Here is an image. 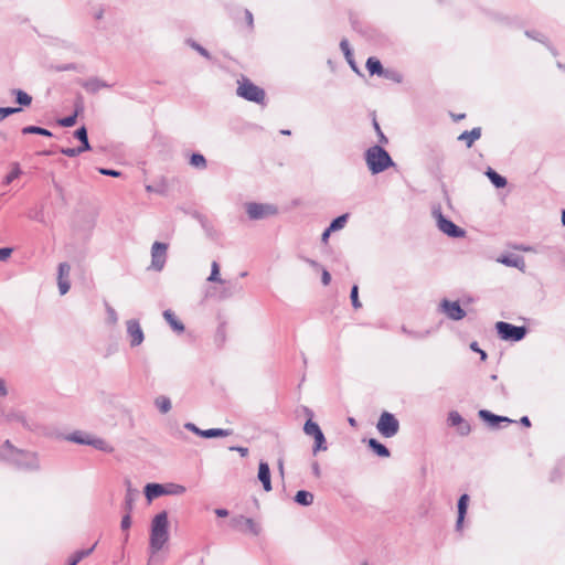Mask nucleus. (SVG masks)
<instances>
[{
  "mask_svg": "<svg viewBox=\"0 0 565 565\" xmlns=\"http://www.w3.org/2000/svg\"><path fill=\"white\" fill-rule=\"evenodd\" d=\"M348 218H349V214H342V215L335 217L330 223L329 231L335 232V231L342 230L345 226Z\"/></svg>",
  "mask_w": 565,
  "mask_h": 565,
  "instance_id": "obj_38",
  "label": "nucleus"
},
{
  "mask_svg": "<svg viewBox=\"0 0 565 565\" xmlns=\"http://www.w3.org/2000/svg\"><path fill=\"white\" fill-rule=\"evenodd\" d=\"M402 332L413 339H425L429 334V331H424V332L413 331V330H408L404 326L402 327Z\"/></svg>",
  "mask_w": 565,
  "mask_h": 565,
  "instance_id": "obj_45",
  "label": "nucleus"
},
{
  "mask_svg": "<svg viewBox=\"0 0 565 565\" xmlns=\"http://www.w3.org/2000/svg\"><path fill=\"white\" fill-rule=\"evenodd\" d=\"M78 83L87 93H90V94H96L102 88L110 87L109 84H107L106 82L102 81L98 77H89L87 79H79Z\"/></svg>",
  "mask_w": 565,
  "mask_h": 565,
  "instance_id": "obj_15",
  "label": "nucleus"
},
{
  "mask_svg": "<svg viewBox=\"0 0 565 565\" xmlns=\"http://www.w3.org/2000/svg\"><path fill=\"white\" fill-rule=\"evenodd\" d=\"M479 417L481 419H483L484 422H487L491 428H498L500 423H508V424L513 423L512 419H510L505 416L495 415L487 409L479 411Z\"/></svg>",
  "mask_w": 565,
  "mask_h": 565,
  "instance_id": "obj_16",
  "label": "nucleus"
},
{
  "mask_svg": "<svg viewBox=\"0 0 565 565\" xmlns=\"http://www.w3.org/2000/svg\"><path fill=\"white\" fill-rule=\"evenodd\" d=\"M498 262L505 266L515 267L519 269H523L525 265L524 259L518 255L501 256L500 258H498Z\"/></svg>",
  "mask_w": 565,
  "mask_h": 565,
  "instance_id": "obj_24",
  "label": "nucleus"
},
{
  "mask_svg": "<svg viewBox=\"0 0 565 565\" xmlns=\"http://www.w3.org/2000/svg\"><path fill=\"white\" fill-rule=\"evenodd\" d=\"M495 330L500 339L504 341L519 342L524 339L527 329L524 326H514L509 322L499 321L495 323Z\"/></svg>",
  "mask_w": 565,
  "mask_h": 565,
  "instance_id": "obj_6",
  "label": "nucleus"
},
{
  "mask_svg": "<svg viewBox=\"0 0 565 565\" xmlns=\"http://www.w3.org/2000/svg\"><path fill=\"white\" fill-rule=\"evenodd\" d=\"M60 151H61V153H63L64 156H67L70 158H74L83 152L82 149H79L78 147L77 148H62Z\"/></svg>",
  "mask_w": 565,
  "mask_h": 565,
  "instance_id": "obj_52",
  "label": "nucleus"
},
{
  "mask_svg": "<svg viewBox=\"0 0 565 565\" xmlns=\"http://www.w3.org/2000/svg\"><path fill=\"white\" fill-rule=\"evenodd\" d=\"M365 161L373 174L381 173L394 166L388 152L381 146H372L365 151Z\"/></svg>",
  "mask_w": 565,
  "mask_h": 565,
  "instance_id": "obj_3",
  "label": "nucleus"
},
{
  "mask_svg": "<svg viewBox=\"0 0 565 565\" xmlns=\"http://www.w3.org/2000/svg\"><path fill=\"white\" fill-rule=\"evenodd\" d=\"M457 430L461 436H467L471 430L470 424L463 419L462 424L457 426Z\"/></svg>",
  "mask_w": 565,
  "mask_h": 565,
  "instance_id": "obj_55",
  "label": "nucleus"
},
{
  "mask_svg": "<svg viewBox=\"0 0 565 565\" xmlns=\"http://www.w3.org/2000/svg\"><path fill=\"white\" fill-rule=\"evenodd\" d=\"M98 172L103 175L113 177V178H118L121 175L120 171L114 170V169H108V168H98Z\"/></svg>",
  "mask_w": 565,
  "mask_h": 565,
  "instance_id": "obj_53",
  "label": "nucleus"
},
{
  "mask_svg": "<svg viewBox=\"0 0 565 565\" xmlns=\"http://www.w3.org/2000/svg\"><path fill=\"white\" fill-rule=\"evenodd\" d=\"M431 215L436 221V225L440 232L449 237L460 238L466 235V231L457 226L452 221L448 220L441 211L440 205H434Z\"/></svg>",
  "mask_w": 565,
  "mask_h": 565,
  "instance_id": "obj_5",
  "label": "nucleus"
},
{
  "mask_svg": "<svg viewBox=\"0 0 565 565\" xmlns=\"http://www.w3.org/2000/svg\"><path fill=\"white\" fill-rule=\"evenodd\" d=\"M481 137V128L476 127L471 130H466L458 137V140L466 141L468 148L472 147L473 142Z\"/></svg>",
  "mask_w": 565,
  "mask_h": 565,
  "instance_id": "obj_22",
  "label": "nucleus"
},
{
  "mask_svg": "<svg viewBox=\"0 0 565 565\" xmlns=\"http://www.w3.org/2000/svg\"><path fill=\"white\" fill-rule=\"evenodd\" d=\"M3 417L7 423H20L25 429L31 431L39 428V424L34 419L28 418L23 412L18 409L4 412Z\"/></svg>",
  "mask_w": 565,
  "mask_h": 565,
  "instance_id": "obj_10",
  "label": "nucleus"
},
{
  "mask_svg": "<svg viewBox=\"0 0 565 565\" xmlns=\"http://www.w3.org/2000/svg\"><path fill=\"white\" fill-rule=\"evenodd\" d=\"M376 429L383 437L392 438L399 430V422L392 413L383 412L376 424Z\"/></svg>",
  "mask_w": 565,
  "mask_h": 565,
  "instance_id": "obj_7",
  "label": "nucleus"
},
{
  "mask_svg": "<svg viewBox=\"0 0 565 565\" xmlns=\"http://www.w3.org/2000/svg\"><path fill=\"white\" fill-rule=\"evenodd\" d=\"M246 213L249 220L258 221L276 215L278 210L273 204L248 202L245 204Z\"/></svg>",
  "mask_w": 565,
  "mask_h": 565,
  "instance_id": "obj_8",
  "label": "nucleus"
},
{
  "mask_svg": "<svg viewBox=\"0 0 565 565\" xmlns=\"http://www.w3.org/2000/svg\"><path fill=\"white\" fill-rule=\"evenodd\" d=\"M90 437H92L90 434H87V433H84L81 430H76V431L67 435L66 440L75 443V444H79V445H88Z\"/></svg>",
  "mask_w": 565,
  "mask_h": 565,
  "instance_id": "obj_29",
  "label": "nucleus"
},
{
  "mask_svg": "<svg viewBox=\"0 0 565 565\" xmlns=\"http://www.w3.org/2000/svg\"><path fill=\"white\" fill-rule=\"evenodd\" d=\"M166 494V486L160 483H148L145 487V495L148 501Z\"/></svg>",
  "mask_w": 565,
  "mask_h": 565,
  "instance_id": "obj_19",
  "label": "nucleus"
},
{
  "mask_svg": "<svg viewBox=\"0 0 565 565\" xmlns=\"http://www.w3.org/2000/svg\"><path fill=\"white\" fill-rule=\"evenodd\" d=\"M470 349L472 351L479 353L480 354V359L482 361H484L487 359V353L479 348V345H478V343L476 341L470 344Z\"/></svg>",
  "mask_w": 565,
  "mask_h": 565,
  "instance_id": "obj_60",
  "label": "nucleus"
},
{
  "mask_svg": "<svg viewBox=\"0 0 565 565\" xmlns=\"http://www.w3.org/2000/svg\"><path fill=\"white\" fill-rule=\"evenodd\" d=\"M11 253H12V248H9V247L0 248V260H6L7 258H9Z\"/></svg>",
  "mask_w": 565,
  "mask_h": 565,
  "instance_id": "obj_62",
  "label": "nucleus"
},
{
  "mask_svg": "<svg viewBox=\"0 0 565 565\" xmlns=\"http://www.w3.org/2000/svg\"><path fill=\"white\" fill-rule=\"evenodd\" d=\"M105 309L107 313V323L115 326L118 322V315L116 310L108 302H105Z\"/></svg>",
  "mask_w": 565,
  "mask_h": 565,
  "instance_id": "obj_43",
  "label": "nucleus"
},
{
  "mask_svg": "<svg viewBox=\"0 0 565 565\" xmlns=\"http://www.w3.org/2000/svg\"><path fill=\"white\" fill-rule=\"evenodd\" d=\"M11 95L15 97V102L20 106H30L32 103V97L24 90L19 88L11 89Z\"/></svg>",
  "mask_w": 565,
  "mask_h": 565,
  "instance_id": "obj_31",
  "label": "nucleus"
},
{
  "mask_svg": "<svg viewBox=\"0 0 565 565\" xmlns=\"http://www.w3.org/2000/svg\"><path fill=\"white\" fill-rule=\"evenodd\" d=\"M74 137L81 141V146L78 148L82 149L83 152L90 150L87 129L85 126H82L78 129H76V131L74 132Z\"/></svg>",
  "mask_w": 565,
  "mask_h": 565,
  "instance_id": "obj_28",
  "label": "nucleus"
},
{
  "mask_svg": "<svg viewBox=\"0 0 565 565\" xmlns=\"http://www.w3.org/2000/svg\"><path fill=\"white\" fill-rule=\"evenodd\" d=\"M131 526V516L130 513H125V515L121 519L120 527L122 531H127Z\"/></svg>",
  "mask_w": 565,
  "mask_h": 565,
  "instance_id": "obj_56",
  "label": "nucleus"
},
{
  "mask_svg": "<svg viewBox=\"0 0 565 565\" xmlns=\"http://www.w3.org/2000/svg\"><path fill=\"white\" fill-rule=\"evenodd\" d=\"M366 68L371 75L385 76L388 78V72L384 71L382 63L375 57L367 58Z\"/></svg>",
  "mask_w": 565,
  "mask_h": 565,
  "instance_id": "obj_20",
  "label": "nucleus"
},
{
  "mask_svg": "<svg viewBox=\"0 0 565 565\" xmlns=\"http://www.w3.org/2000/svg\"><path fill=\"white\" fill-rule=\"evenodd\" d=\"M486 175L497 189L504 188L508 183L507 179L494 171L492 168L487 169Z\"/></svg>",
  "mask_w": 565,
  "mask_h": 565,
  "instance_id": "obj_27",
  "label": "nucleus"
},
{
  "mask_svg": "<svg viewBox=\"0 0 565 565\" xmlns=\"http://www.w3.org/2000/svg\"><path fill=\"white\" fill-rule=\"evenodd\" d=\"M321 281H322V284H323L324 286H328V285L330 284V281H331V275H330V273H329L327 269H324V268H322V273H321Z\"/></svg>",
  "mask_w": 565,
  "mask_h": 565,
  "instance_id": "obj_61",
  "label": "nucleus"
},
{
  "mask_svg": "<svg viewBox=\"0 0 565 565\" xmlns=\"http://www.w3.org/2000/svg\"><path fill=\"white\" fill-rule=\"evenodd\" d=\"M350 298H351V302H352V306L355 308V309H359L362 307V303L360 302L359 300V287L356 285H354L352 288H351V294H350Z\"/></svg>",
  "mask_w": 565,
  "mask_h": 565,
  "instance_id": "obj_47",
  "label": "nucleus"
},
{
  "mask_svg": "<svg viewBox=\"0 0 565 565\" xmlns=\"http://www.w3.org/2000/svg\"><path fill=\"white\" fill-rule=\"evenodd\" d=\"M169 540L168 512L161 511L151 521L149 551L151 555L161 551Z\"/></svg>",
  "mask_w": 565,
  "mask_h": 565,
  "instance_id": "obj_2",
  "label": "nucleus"
},
{
  "mask_svg": "<svg viewBox=\"0 0 565 565\" xmlns=\"http://www.w3.org/2000/svg\"><path fill=\"white\" fill-rule=\"evenodd\" d=\"M127 334L130 340L131 347H138L143 342L145 335L143 331L140 327V323L136 319H130L127 321Z\"/></svg>",
  "mask_w": 565,
  "mask_h": 565,
  "instance_id": "obj_13",
  "label": "nucleus"
},
{
  "mask_svg": "<svg viewBox=\"0 0 565 565\" xmlns=\"http://www.w3.org/2000/svg\"><path fill=\"white\" fill-rule=\"evenodd\" d=\"M468 502H469V495L466 493L461 494L458 500V503H457V508H458V518H457V522H456L457 530H460L462 527V523H463V520H465V516L467 513V509H468Z\"/></svg>",
  "mask_w": 565,
  "mask_h": 565,
  "instance_id": "obj_18",
  "label": "nucleus"
},
{
  "mask_svg": "<svg viewBox=\"0 0 565 565\" xmlns=\"http://www.w3.org/2000/svg\"><path fill=\"white\" fill-rule=\"evenodd\" d=\"M311 469H312V473L315 475V477L320 478L321 469H320V466H319V463L317 461L312 462Z\"/></svg>",
  "mask_w": 565,
  "mask_h": 565,
  "instance_id": "obj_63",
  "label": "nucleus"
},
{
  "mask_svg": "<svg viewBox=\"0 0 565 565\" xmlns=\"http://www.w3.org/2000/svg\"><path fill=\"white\" fill-rule=\"evenodd\" d=\"M88 446H92L97 450L108 452V454L114 451V447L108 441H106L103 438L95 437L93 435L89 439Z\"/></svg>",
  "mask_w": 565,
  "mask_h": 565,
  "instance_id": "obj_26",
  "label": "nucleus"
},
{
  "mask_svg": "<svg viewBox=\"0 0 565 565\" xmlns=\"http://www.w3.org/2000/svg\"><path fill=\"white\" fill-rule=\"evenodd\" d=\"M313 439H315V446L312 448L313 455H317V452H319V451H326L328 449L327 440H326L323 433L318 434L316 437H313Z\"/></svg>",
  "mask_w": 565,
  "mask_h": 565,
  "instance_id": "obj_37",
  "label": "nucleus"
},
{
  "mask_svg": "<svg viewBox=\"0 0 565 565\" xmlns=\"http://www.w3.org/2000/svg\"><path fill=\"white\" fill-rule=\"evenodd\" d=\"M21 174H22V170L20 168V164L18 162L11 163V171L3 178L2 184L9 185L15 179H18Z\"/></svg>",
  "mask_w": 565,
  "mask_h": 565,
  "instance_id": "obj_32",
  "label": "nucleus"
},
{
  "mask_svg": "<svg viewBox=\"0 0 565 565\" xmlns=\"http://www.w3.org/2000/svg\"><path fill=\"white\" fill-rule=\"evenodd\" d=\"M184 428L203 438L226 437L232 434L231 430L223 428L200 429L193 423L184 424Z\"/></svg>",
  "mask_w": 565,
  "mask_h": 565,
  "instance_id": "obj_12",
  "label": "nucleus"
},
{
  "mask_svg": "<svg viewBox=\"0 0 565 565\" xmlns=\"http://www.w3.org/2000/svg\"><path fill=\"white\" fill-rule=\"evenodd\" d=\"M21 111L19 107H0V121L4 120L8 116Z\"/></svg>",
  "mask_w": 565,
  "mask_h": 565,
  "instance_id": "obj_48",
  "label": "nucleus"
},
{
  "mask_svg": "<svg viewBox=\"0 0 565 565\" xmlns=\"http://www.w3.org/2000/svg\"><path fill=\"white\" fill-rule=\"evenodd\" d=\"M188 43L190 44V46L192 49H194L196 52H199L203 57H205L207 60L211 58L210 53L203 46H201L199 43H196L195 41H192V40H188Z\"/></svg>",
  "mask_w": 565,
  "mask_h": 565,
  "instance_id": "obj_50",
  "label": "nucleus"
},
{
  "mask_svg": "<svg viewBox=\"0 0 565 565\" xmlns=\"http://www.w3.org/2000/svg\"><path fill=\"white\" fill-rule=\"evenodd\" d=\"M0 459L25 471H38L41 467L36 452L19 449L10 440L0 446Z\"/></svg>",
  "mask_w": 565,
  "mask_h": 565,
  "instance_id": "obj_1",
  "label": "nucleus"
},
{
  "mask_svg": "<svg viewBox=\"0 0 565 565\" xmlns=\"http://www.w3.org/2000/svg\"><path fill=\"white\" fill-rule=\"evenodd\" d=\"M81 110H83V106L76 105L75 113L73 115L58 119V125L62 127H73L76 124V118Z\"/></svg>",
  "mask_w": 565,
  "mask_h": 565,
  "instance_id": "obj_34",
  "label": "nucleus"
},
{
  "mask_svg": "<svg viewBox=\"0 0 565 565\" xmlns=\"http://www.w3.org/2000/svg\"><path fill=\"white\" fill-rule=\"evenodd\" d=\"M163 318L177 333H182L184 331V324L177 319L175 315L171 310H164Z\"/></svg>",
  "mask_w": 565,
  "mask_h": 565,
  "instance_id": "obj_23",
  "label": "nucleus"
},
{
  "mask_svg": "<svg viewBox=\"0 0 565 565\" xmlns=\"http://www.w3.org/2000/svg\"><path fill=\"white\" fill-rule=\"evenodd\" d=\"M22 134L23 135L35 134V135H41V136H45V137H52V132L50 130L42 128V127H38V126H26L22 129Z\"/></svg>",
  "mask_w": 565,
  "mask_h": 565,
  "instance_id": "obj_40",
  "label": "nucleus"
},
{
  "mask_svg": "<svg viewBox=\"0 0 565 565\" xmlns=\"http://www.w3.org/2000/svg\"><path fill=\"white\" fill-rule=\"evenodd\" d=\"M525 35L530 39L536 40L539 42H544V36L540 32L536 31H526Z\"/></svg>",
  "mask_w": 565,
  "mask_h": 565,
  "instance_id": "obj_59",
  "label": "nucleus"
},
{
  "mask_svg": "<svg viewBox=\"0 0 565 565\" xmlns=\"http://www.w3.org/2000/svg\"><path fill=\"white\" fill-rule=\"evenodd\" d=\"M207 281L210 282H220V284H225L226 280L222 279L220 277V265L217 262H212L211 264V274L210 276L207 277Z\"/></svg>",
  "mask_w": 565,
  "mask_h": 565,
  "instance_id": "obj_35",
  "label": "nucleus"
},
{
  "mask_svg": "<svg viewBox=\"0 0 565 565\" xmlns=\"http://www.w3.org/2000/svg\"><path fill=\"white\" fill-rule=\"evenodd\" d=\"M439 311L448 319L459 321L466 317V311L461 308L458 301H450L443 299L439 303Z\"/></svg>",
  "mask_w": 565,
  "mask_h": 565,
  "instance_id": "obj_9",
  "label": "nucleus"
},
{
  "mask_svg": "<svg viewBox=\"0 0 565 565\" xmlns=\"http://www.w3.org/2000/svg\"><path fill=\"white\" fill-rule=\"evenodd\" d=\"M258 479L265 491L271 490L270 469L267 462L260 461L258 466Z\"/></svg>",
  "mask_w": 565,
  "mask_h": 565,
  "instance_id": "obj_17",
  "label": "nucleus"
},
{
  "mask_svg": "<svg viewBox=\"0 0 565 565\" xmlns=\"http://www.w3.org/2000/svg\"><path fill=\"white\" fill-rule=\"evenodd\" d=\"M373 125H374V128H375V130H376V132H377L379 141H380L381 143H387V142H388V140H387V138L385 137V135L382 132V130H381V128H380V125L377 124V121H376V120H374V121H373Z\"/></svg>",
  "mask_w": 565,
  "mask_h": 565,
  "instance_id": "obj_58",
  "label": "nucleus"
},
{
  "mask_svg": "<svg viewBox=\"0 0 565 565\" xmlns=\"http://www.w3.org/2000/svg\"><path fill=\"white\" fill-rule=\"evenodd\" d=\"M57 285L61 295H65L71 288L68 279H57Z\"/></svg>",
  "mask_w": 565,
  "mask_h": 565,
  "instance_id": "obj_54",
  "label": "nucleus"
},
{
  "mask_svg": "<svg viewBox=\"0 0 565 565\" xmlns=\"http://www.w3.org/2000/svg\"><path fill=\"white\" fill-rule=\"evenodd\" d=\"M185 492V487L181 484L170 483L166 486V494L180 495Z\"/></svg>",
  "mask_w": 565,
  "mask_h": 565,
  "instance_id": "obj_44",
  "label": "nucleus"
},
{
  "mask_svg": "<svg viewBox=\"0 0 565 565\" xmlns=\"http://www.w3.org/2000/svg\"><path fill=\"white\" fill-rule=\"evenodd\" d=\"M224 285L225 287L220 294L221 299L231 298L234 295L239 294L243 289L236 281H226Z\"/></svg>",
  "mask_w": 565,
  "mask_h": 565,
  "instance_id": "obj_25",
  "label": "nucleus"
},
{
  "mask_svg": "<svg viewBox=\"0 0 565 565\" xmlns=\"http://www.w3.org/2000/svg\"><path fill=\"white\" fill-rule=\"evenodd\" d=\"M303 431L311 437H316L318 434L322 433L319 425L310 418L305 423Z\"/></svg>",
  "mask_w": 565,
  "mask_h": 565,
  "instance_id": "obj_36",
  "label": "nucleus"
},
{
  "mask_svg": "<svg viewBox=\"0 0 565 565\" xmlns=\"http://www.w3.org/2000/svg\"><path fill=\"white\" fill-rule=\"evenodd\" d=\"M462 420L463 418L456 411L450 412L448 415V422L450 426L457 427L459 424H462Z\"/></svg>",
  "mask_w": 565,
  "mask_h": 565,
  "instance_id": "obj_49",
  "label": "nucleus"
},
{
  "mask_svg": "<svg viewBox=\"0 0 565 565\" xmlns=\"http://www.w3.org/2000/svg\"><path fill=\"white\" fill-rule=\"evenodd\" d=\"M340 47H341L342 52L344 53L345 58H349V57L353 56L352 51H351L350 45H349V42L347 40H342L340 42Z\"/></svg>",
  "mask_w": 565,
  "mask_h": 565,
  "instance_id": "obj_57",
  "label": "nucleus"
},
{
  "mask_svg": "<svg viewBox=\"0 0 565 565\" xmlns=\"http://www.w3.org/2000/svg\"><path fill=\"white\" fill-rule=\"evenodd\" d=\"M57 279H68L71 273V266L67 263H61L57 270Z\"/></svg>",
  "mask_w": 565,
  "mask_h": 565,
  "instance_id": "obj_46",
  "label": "nucleus"
},
{
  "mask_svg": "<svg viewBox=\"0 0 565 565\" xmlns=\"http://www.w3.org/2000/svg\"><path fill=\"white\" fill-rule=\"evenodd\" d=\"M190 164L198 169H205L206 168V160L203 154L201 153H193L190 158Z\"/></svg>",
  "mask_w": 565,
  "mask_h": 565,
  "instance_id": "obj_41",
  "label": "nucleus"
},
{
  "mask_svg": "<svg viewBox=\"0 0 565 565\" xmlns=\"http://www.w3.org/2000/svg\"><path fill=\"white\" fill-rule=\"evenodd\" d=\"M245 17H246V21H247V24L253 28V24H254V19H253V14L249 10H245Z\"/></svg>",
  "mask_w": 565,
  "mask_h": 565,
  "instance_id": "obj_64",
  "label": "nucleus"
},
{
  "mask_svg": "<svg viewBox=\"0 0 565 565\" xmlns=\"http://www.w3.org/2000/svg\"><path fill=\"white\" fill-rule=\"evenodd\" d=\"M134 502H135V493L134 491L129 488L127 490V493L125 495V501H124V510L127 512V513H131L132 509H134Z\"/></svg>",
  "mask_w": 565,
  "mask_h": 565,
  "instance_id": "obj_42",
  "label": "nucleus"
},
{
  "mask_svg": "<svg viewBox=\"0 0 565 565\" xmlns=\"http://www.w3.org/2000/svg\"><path fill=\"white\" fill-rule=\"evenodd\" d=\"M295 502L302 507H309L313 503V494L306 490L297 491Z\"/></svg>",
  "mask_w": 565,
  "mask_h": 565,
  "instance_id": "obj_30",
  "label": "nucleus"
},
{
  "mask_svg": "<svg viewBox=\"0 0 565 565\" xmlns=\"http://www.w3.org/2000/svg\"><path fill=\"white\" fill-rule=\"evenodd\" d=\"M154 405L162 414H167L172 407L170 398L166 396L157 397L154 401Z\"/></svg>",
  "mask_w": 565,
  "mask_h": 565,
  "instance_id": "obj_39",
  "label": "nucleus"
},
{
  "mask_svg": "<svg viewBox=\"0 0 565 565\" xmlns=\"http://www.w3.org/2000/svg\"><path fill=\"white\" fill-rule=\"evenodd\" d=\"M167 249L168 245L161 242H154L151 247V267L161 271L164 267L167 260Z\"/></svg>",
  "mask_w": 565,
  "mask_h": 565,
  "instance_id": "obj_11",
  "label": "nucleus"
},
{
  "mask_svg": "<svg viewBox=\"0 0 565 565\" xmlns=\"http://www.w3.org/2000/svg\"><path fill=\"white\" fill-rule=\"evenodd\" d=\"M237 84L238 86L236 89V94L239 97L248 102H254L256 104L265 103L266 93L262 87L255 85L252 81H249L246 77H242L241 79H238Z\"/></svg>",
  "mask_w": 565,
  "mask_h": 565,
  "instance_id": "obj_4",
  "label": "nucleus"
},
{
  "mask_svg": "<svg viewBox=\"0 0 565 565\" xmlns=\"http://www.w3.org/2000/svg\"><path fill=\"white\" fill-rule=\"evenodd\" d=\"M95 547H96V543L87 550H79V551L75 552L71 556L68 565H77L83 558L90 555L93 553V551L95 550Z\"/></svg>",
  "mask_w": 565,
  "mask_h": 565,
  "instance_id": "obj_33",
  "label": "nucleus"
},
{
  "mask_svg": "<svg viewBox=\"0 0 565 565\" xmlns=\"http://www.w3.org/2000/svg\"><path fill=\"white\" fill-rule=\"evenodd\" d=\"M231 522L232 525L241 532H249L254 535H257L259 533V526L250 518L239 515L233 518Z\"/></svg>",
  "mask_w": 565,
  "mask_h": 565,
  "instance_id": "obj_14",
  "label": "nucleus"
},
{
  "mask_svg": "<svg viewBox=\"0 0 565 565\" xmlns=\"http://www.w3.org/2000/svg\"><path fill=\"white\" fill-rule=\"evenodd\" d=\"M29 217L34 220V221H36V222L45 224V216H44L43 209L30 211L29 212Z\"/></svg>",
  "mask_w": 565,
  "mask_h": 565,
  "instance_id": "obj_51",
  "label": "nucleus"
},
{
  "mask_svg": "<svg viewBox=\"0 0 565 565\" xmlns=\"http://www.w3.org/2000/svg\"><path fill=\"white\" fill-rule=\"evenodd\" d=\"M367 446L379 457L387 458L391 455L388 448L375 438H370L367 440Z\"/></svg>",
  "mask_w": 565,
  "mask_h": 565,
  "instance_id": "obj_21",
  "label": "nucleus"
}]
</instances>
